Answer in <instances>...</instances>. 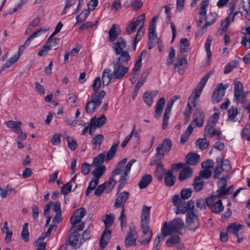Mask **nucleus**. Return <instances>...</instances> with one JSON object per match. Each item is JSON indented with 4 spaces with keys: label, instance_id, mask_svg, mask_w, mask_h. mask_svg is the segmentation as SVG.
<instances>
[{
    "label": "nucleus",
    "instance_id": "obj_1",
    "mask_svg": "<svg viewBox=\"0 0 250 250\" xmlns=\"http://www.w3.org/2000/svg\"><path fill=\"white\" fill-rule=\"evenodd\" d=\"M113 70L112 71L109 68L104 69L102 74L103 86L107 85L112 79L115 80L122 79L128 71V67L122 64L112 62Z\"/></svg>",
    "mask_w": 250,
    "mask_h": 250
},
{
    "label": "nucleus",
    "instance_id": "obj_2",
    "mask_svg": "<svg viewBox=\"0 0 250 250\" xmlns=\"http://www.w3.org/2000/svg\"><path fill=\"white\" fill-rule=\"evenodd\" d=\"M125 46V40L122 37L119 38L117 41L113 44V48L116 54L120 55L117 60L113 62L124 65L127 64L131 57L128 51L123 50Z\"/></svg>",
    "mask_w": 250,
    "mask_h": 250
},
{
    "label": "nucleus",
    "instance_id": "obj_3",
    "mask_svg": "<svg viewBox=\"0 0 250 250\" xmlns=\"http://www.w3.org/2000/svg\"><path fill=\"white\" fill-rule=\"evenodd\" d=\"M185 229V223L180 218H176L169 222L168 225L166 222H165L162 229V239L165 240L166 236L169 235L172 232L183 234L182 231Z\"/></svg>",
    "mask_w": 250,
    "mask_h": 250
},
{
    "label": "nucleus",
    "instance_id": "obj_4",
    "mask_svg": "<svg viewBox=\"0 0 250 250\" xmlns=\"http://www.w3.org/2000/svg\"><path fill=\"white\" fill-rule=\"evenodd\" d=\"M172 202L177 207L175 212L176 214H185L189 211L196 212L192 200L186 202L185 201L180 199L179 195L176 194L173 197Z\"/></svg>",
    "mask_w": 250,
    "mask_h": 250
},
{
    "label": "nucleus",
    "instance_id": "obj_5",
    "mask_svg": "<svg viewBox=\"0 0 250 250\" xmlns=\"http://www.w3.org/2000/svg\"><path fill=\"white\" fill-rule=\"evenodd\" d=\"M212 74L210 72L205 75L199 83L197 88L193 91L192 94L188 98V101H190L194 107H195L198 99L200 97L201 92L205 86L208 79Z\"/></svg>",
    "mask_w": 250,
    "mask_h": 250
},
{
    "label": "nucleus",
    "instance_id": "obj_6",
    "mask_svg": "<svg viewBox=\"0 0 250 250\" xmlns=\"http://www.w3.org/2000/svg\"><path fill=\"white\" fill-rule=\"evenodd\" d=\"M150 207L144 205L141 216V226L143 233L149 234L152 232L149 229Z\"/></svg>",
    "mask_w": 250,
    "mask_h": 250
},
{
    "label": "nucleus",
    "instance_id": "obj_7",
    "mask_svg": "<svg viewBox=\"0 0 250 250\" xmlns=\"http://www.w3.org/2000/svg\"><path fill=\"white\" fill-rule=\"evenodd\" d=\"M180 98L181 97L179 95H175L167 103L163 115V123L162 125V128L163 129H165L167 127L168 124L171 109L174 102L177 100L180 99Z\"/></svg>",
    "mask_w": 250,
    "mask_h": 250
},
{
    "label": "nucleus",
    "instance_id": "obj_8",
    "mask_svg": "<svg viewBox=\"0 0 250 250\" xmlns=\"http://www.w3.org/2000/svg\"><path fill=\"white\" fill-rule=\"evenodd\" d=\"M228 87V83H220L216 86L212 95L213 103H218L223 100V98L225 95L226 90Z\"/></svg>",
    "mask_w": 250,
    "mask_h": 250
},
{
    "label": "nucleus",
    "instance_id": "obj_9",
    "mask_svg": "<svg viewBox=\"0 0 250 250\" xmlns=\"http://www.w3.org/2000/svg\"><path fill=\"white\" fill-rule=\"evenodd\" d=\"M186 223L188 229L196 230L199 226V220L196 212L189 211L186 215Z\"/></svg>",
    "mask_w": 250,
    "mask_h": 250
},
{
    "label": "nucleus",
    "instance_id": "obj_10",
    "mask_svg": "<svg viewBox=\"0 0 250 250\" xmlns=\"http://www.w3.org/2000/svg\"><path fill=\"white\" fill-rule=\"evenodd\" d=\"M138 235L135 227L132 226L129 227V230L125 240V246L126 248L135 246Z\"/></svg>",
    "mask_w": 250,
    "mask_h": 250
},
{
    "label": "nucleus",
    "instance_id": "obj_11",
    "mask_svg": "<svg viewBox=\"0 0 250 250\" xmlns=\"http://www.w3.org/2000/svg\"><path fill=\"white\" fill-rule=\"evenodd\" d=\"M106 117L104 115H103L100 117L96 118L93 117L91 118L89 126V134L93 135V133L96 128H99L103 126L105 123Z\"/></svg>",
    "mask_w": 250,
    "mask_h": 250
},
{
    "label": "nucleus",
    "instance_id": "obj_12",
    "mask_svg": "<svg viewBox=\"0 0 250 250\" xmlns=\"http://www.w3.org/2000/svg\"><path fill=\"white\" fill-rule=\"evenodd\" d=\"M235 9V3L234 2H230L229 3V16L226 18L225 21H222L221 22V25L222 26V30L224 32L226 31V29L229 25V23L234 21L235 16L238 14L237 12H235L233 13Z\"/></svg>",
    "mask_w": 250,
    "mask_h": 250
},
{
    "label": "nucleus",
    "instance_id": "obj_13",
    "mask_svg": "<svg viewBox=\"0 0 250 250\" xmlns=\"http://www.w3.org/2000/svg\"><path fill=\"white\" fill-rule=\"evenodd\" d=\"M80 235L77 230H74L68 236L67 241L68 244L76 249L79 248L83 242L82 239L80 240Z\"/></svg>",
    "mask_w": 250,
    "mask_h": 250
},
{
    "label": "nucleus",
    "instance_id": "obj_14",
    "mask_svg": "<svg viewBox=\"0 0 250 250\" xmlns=\"http://www.w3.org/2000/svg\"><path fill=\"white\" fill-rule=\"evenodd\" d=\"M129 193L127 191H123L121 192L119 195L117 197L114 207L115 208H124V206L128 199Z\"/></svg>",
    "mask_w": 250,
    "mask_h": 250
},
{
    "label": "nucleus",
    "instance_id": "obj_15",
    "mask_svg": "<svg viewBox=\"0 0 250 250\" xmlns=\"http://www.w3.org/2000/svg\"><path fill=\"white\" fill-rule=\"evenodd\" d=\"M204 119L205 115L204 112L200 108L197 107L194 112L193 121L190 124L192 126V124L195 123L197 126L201 127L204 124Z\"/></svg>",
    "mask_w": 250,
    "mask_h": 250
},
{
    "label": "nucleus",
    "instance_id": "obj_16",
    "mask_svg": "<svg viewBox=\"0 0 250 250\" xmlns=\"http://www.w3.org/2000/svg\"><path fill=\"white\" fill-rule=\"evenodd\" d=\"M111 234V230L109 229H105L102 234L100 238V246L103 249L105 248L107 244L109 243Z\"/></svg>",
    "mask_w": 250,
    "mask_h": 250
},
{
    "label": "nucleus",
    "instance_id": "obj_17",
    "mask_svg": "<svg viewBox=\"0 0 250 250\" xmlns=\"http://www.w3.org/2000/svg\"><path fill=\"white\" fill-rule=\"evenodd\" d=\"M120 34L121 30L119 26L113 24L108 31L109 41L111 42H113Z\"/></svg>",
    "mask_w": 250,
    "mask_h": 250
},
{
    "label": "nucleus",
    "instance_id": "obj_18",
    "mask_svg": "<svg viewBox=\"0 0 250 250\" xmlns=\"http://www.w3.org/2000/svg\"><path fill=\"white\" fill-rule=\"evenodd\" d=\"M192 168L189 166L186 165L180 172L178 179L180 181H184L190 178L192 176Z\"/></svg>",
    "mask_w": 250,
    "mask_h": 250
},
{
    "label": "nucleus",
    "instance_id": "obj_19",
    "mask_svg": "<svg viewBox=\"0 0 250 250\" xmlns=\"http://www.w3.org/2000/svg\"><path fill=\"white\" fill-rule=\"evenodd\" d=\"M200 161V155L197 153L190 152L188 153L186 158L185 161L187 164L194 166L196 165Z\"/></svg>",
    "mask_w": 250,
    "mask_h": 250
},
{
    "label": "nucleus",
    "instance_id": "obj_20",
    "mask_svg": "<svg viewBox=\"0 0 250 250\" xmlns=\"http://www.w3.org/2000/svg\"><path fill=\"white\" fill-rule=\"evenodd\" d=\"M166 104V99L164 97L161 98L157 102L155 111V117L159 119L163 112L164 107Z\"/></svg>",
    "mask_w": 250,
    "mask_h": 250
},
{
    "label": "nucleus",
    "instance_id": "obj_21",
    "mask_svg": "<svg viewBox=\"0 0 250 250\" xmlns=\"http://www.w3.org/2000/svg\"><path fill=\"white\" fill-rule=\"evenodd\" d=\"M104 140V135L99 134L95 136L91 140V143L93 149H100Z\"/></svg>",
    "mask_w": 250,
    "mask_h": 250
},
{
    "label": "nucleus",
    "instance_id": "obj_22",
    "mask_svg": "<svg viewBox=\"0 0 250 250\" xmlns=\"http://www.w3.org/2000/svg\"><path fill=\"white\" fill-rule=\"evenodd\" d=\"M166 173V169L163 164H159L156 166L155 170L154 172V175L158 178L159 181L162 182L164 175Z\"/></svg>",
    "mask_w": 250,
    "mask_h": 250
},
{
    "label": "nucleus",
    "instance_id": "obj_23",
    "mask_svg": "<svg viewBox=\"0 0 250 250\" xmlns=\"http://www.w3.org/2000/svg\"><path fill=\"white\" fill-rule=\"evenodd\" d=\"M176 180V177L173 174L171 170H168L165 174V178L164 180L165 184L168 187H171L174 185Z\"/></svg>",
    "mask_w": 250,
    "mask_h": 250
},
{
    "label": "nucleus",
    "instance_id": "obj_24",
    "mask_svg": "<svg viewBox=\"0 0 250 250\" xmlns=\"http://www.w3.org/2000/svg\"><path fill=\"white\" fill-rule=\"evenodd\" d=\"M243 226L236 223L230 224L227 227V231L229 233H233L236 237H238V231L243 228Z\"/></svg>",
    "mask_w": 250,
    "mask_h": 250
},
{
    "label": "nucleus",
    "instance_id": "obj_25",
    "mask_svg": "<svg viewBox=\"0 0 250 250\" xmlns=\"http://www.w3.org/2000/svg\"><path fill=\"white\" fill-rule=\"evenodd\" d=\"M95 93L92 96L91 102L95 103L96 104L100 105L102 104V100L105 95V92L104 90L100 92H94Z\"/></svg>",
    "mask_w": 250,
    "mask_h": 250
},
{
    "label": "nucleus",
    "instance_id": "obj_26",
    "mask_svg": "<svg viewBox=\"0 0 250 250\" xmlns=\"http://www.w3.org/2000/svg\"><path fill=\"white\" fill-rule=\"evenodd\" d=\"M106 167L104 165L97 167L92 171V174L94 177V179L99 181L100 178L105 172Z\"/></svg>",
    "mask_w": 250,
    "mask_h": 250
},
{
    "label": "nucleus",
    "instance_id": "obj_27",
    "mask_svg": "<svg viewBox=\"0 0 250 250\" xmlns=\"http://www.w3.org/2000/svg\"><path fill=\"white\" fill-rule=\"evenodd\" d=\"M205 182L200 176L194 178L192 186L196 191H201L204 187Z\"/></svg>",
    "mask_w": 250,
    "mask_h": 250
},
{
    "label": "nucleus",
    "instance_id": "obj_28",
    "mask_svg": "<svg viewBox=\"0 0 250 250\" xmlns=\"http://www.w3.org/2000/svg\"><path fill=\"white\" fill-rule=\"evenodd\" d=\"M152 181V176L150 174H145L140 181L138 186L140 189L145 188L151 183Z\"/></svg>",
    "mask_w": 250,
    "mask_h": 250
},
{
    "label": "nucleus",
    "instance_id": "obj_29",
    "mask_svg": "<svg viewBox=\"0 0 250 250\" xmlns=\"http://www.w3.org/2000/svg\"><path fill=\"white\" fill-rule=\"evenodd\" d=\"M5 123L8 128L13 129L15 132H19L20 130H21V126L22 124L21 122L8 121L5 122Z\"/></svg>",
    "mask_w": 250,
    "mask_h": 250
},
{
    "label": "nucleus",
    "instance_id": "obj_30",
    "mask_svg": "<svg viewBox=\"0 0 250 250\" xmlns=\"http://www.w3.org/2000/svg\"><path fill=\"white\" fill-rule=\"evenodd\" d=\"M249 94L248 92H243L238 93V96H236V94L234 95L233 102H235L237 104L241 103L242 104H246L247 102L246 97Z\"/></svg>",
    "mask_w": 250,
    "mask_h": 250
},
{
    "label": "nucleus",
    "instance_id": "obj_31",
    "mask_svg": "<svg viewBox=\"0 0 250 250\" xmlns=\"http://www.w3.org/2000/svg\"><path fill=\"white\" fill-rule=\"evenodd\" d=\"M211 211L216 214L221 213L224 210V207L222 204V200L219 199L217 202L214 203L210 207Z\"/></svg>",
    "mask_w": 250,
    "mask_h": 250
},
{
    "label": "nucleus",
    "instance_id": "obj_32",
    "mask_svg": "<svg viewBox=\"0 0 250 250\" xmlns=\"http://www.w3.org/2000/svg\"><path fill=\"white\" fill-rule=\"evenodd\" d=\"M220 135L221 132L217 131L214 128H205L204 131V136L205 138L208 137H212L213 136L217 135L218 137L217 139L220 140Z\"/></svg>",
    "mask_w": 250,
    "mask_h": 250
},
{
    "label": "nucleus",
    "instance_id": "obj_33",
    "mask_svg": "<svg viewBox=\"0 0 250 250\" xmlns=\"http://www.w3.org/2000/svg\"><path fill=\"white\" fill-rule=\"evenodd\" d=\"M194 129L191 124L188 126L185 132L182 134L181 137V143L184 144L188 140L190 134L192 133Z\"/></svg>",
    "mask_w": 250,
    "mask_h": 250
},
{
    "label": "nucleus",
    "instance_id": "obj_34",
    "mask_svg": "<svg viewBox=\"0 0 250 250\" xmlns=\"http://www.w3.org/2000/svg\"><path fill=\"white\" fill-rule=\"evenodd\" d=\"M105 157V152L104 151L95 157L92 163V165L100 167L104 163Z\"/></svg>",
    "mask_w": 250,
    "mask_h": 250
},
{
    "label": "nucleus",
    "instance_id": "obj_35",
    "mask_svg": "<svg viewBox=\"0 0 250 250\" xmlns=\"http://www.w3.org/2000/svg\"><path fill=\"white\" fill-rule=\"evenodd\" d=\"M171 146L172 143L171 140L169 139H166L161 144L159 145L158 147L163 149V151L167 153L171 150Z\"/></svg>",
    "mask_w": 250,
    "mask_h": 250
},
{
    "label": "nucleus",
    "instance_id": "obj_36",
    "mask_svg": "<svg viewBox=\"0 0 250 250\" xmlns=\"http://www.w3.org/2000/svg\"><path fill=\"white\" fill-rule=\"evenodd\" d=\"M115 217L112 213L107 214L105 216L104 219H103V222L104 223L105 229H108L113 224Z\"/></svg>",
    "mask_w": 250,
    "mask_h": 250
},
{
    "label": "nucleus",
    "instance_id": "obj_37",
    "mask_svg": "<svg viewBox=\"0 0 250 250\" xmlns=\"http://www.w3.org/2000/svg\"><path fill=\"white\" fill-rule=\"evenodd\" d=\"M204 137V138H200L196 141V144L201 150L207 148L210 144L209 141H208Z\"/></svg>",
    "mask_w": 250,
    "mask_h": 250
},
{
    "label": "nucleus",
    "instance_id": "obj_38",
    "mask_svg": "<svg viewBox=\"0 0 250 250\" xmlns=\"http://www.w3.org/2000/svg\"><path fill=\"white\" fill-rule=\"evenodd\" d=\"M118 144H114L110 148L107 152L106 158V161L108 162L112 159L115 156V153L117 150Z\"/></svg>",
    "mask_w": 250,
    "mask_h": 250
},
{
    "label": "nucleus",
    "instance_id": "obj_39",
    "mask_svg": "<svg viewBox=\"0 0 250 250\" xmlns=\"http://www.w3.org/2000/svg\"><path fill=\"white\" fill-rule=\"evenodd\" d=\"M212 37L208 36L206 41L205 48L207 53V59L209 60L211 57V52L210 51V45L212 42Z\"/></svg>",
    "mask_w": 250,
    "mask_h": 250
},
{
    "label": "nucleus",
    "instance_id": "obj_40",
    "mask_svg": "<svg viewBox=\"0 0 250 250\" xmlns=\"http://www.w3.org/2000/svg\"><path fill=\"white\" fill-rule=\"evenodd\" d=\"M51 48V42H47L42 46L38 54L40 56L46 55Z\"/></svg>",
    "mask_w": 250,
    "mask_h": 250
},
{
    "label": "nucleus",
    "instance_id": "obj_41",
    "mask_svg": "<svg viewBox=\"0 0 250 250\" xmlns=\"http://www.w3.org/2000/svg\"><path fill=\"white\" fill-rule=\"evenodd\" d=\"M99 106V105L96 104L95 103L91 102V101H88L85 106L86 111L88 114H91L95 111L96 108Z\"/></svg>",
    "mask_w": 250,
    "mask_h": 250
},
{
    "label": "nucleus",
    "instance_id": "obj_42",
    "mask_svg": "<svg viewBox=\"0 0 250 250\" xmlns=\"http://www.w3.org/2000/svg\"><path fill=\"white\" fill-rule=\"evenodd\" d=\"M246 31L247 33H243V36L241 42V44L245 47L247 46L248 42L250 43V37L248 38L247 37V34L248 35H250V26L247 27Z\"/></svg>",
    "mask_w": 250,
    "mask_h": 250
},
{
    "label": "nucleus",
    "instance_id": "obj_43",
    "mask_svg": "<svg viewBox=\"0 0 250 250\" xmlns=\"http://www.w3.org/2000/svg\"><path fill=\"white\" fill-rule=\"evenodd\" d=\"M181 239L179 236L174 235L171 236L167 240L166 243L167 247H170L172 245L178 244L180 243Z\"/></svg>",
    "mask_w": 250,
    "mask_h": 250
},
{
    "label": "nucleus",
    "instance_id": "obj_44",
    "mask_svg": "<svg viewBox=\"0 0 250 250\" xmlns=\"http://www.w3.org/2000/svg\"><path fill=\"white\" fill-rule=\"evenodd\" d=\"M99 183V181L95 179L92 180L89 183L85 191V195L88 196L91 192L94 190Z\"/></svg>",
    "mask_w": 250,
    "mask_h": 250
},
{
    "label": "nucleus",
    "instance_id": "obj_45",
    "mask_svg": "<svg viewBox=\"0 0 250 250\" xmlns=\"http://www.w3.org/2000/svg\"><path fill=\"white\" fill-rule=\"evenodd\" d=\"M152 236V232L149 234L143 233L139 241L140 244L142 245H146L151 240Z\"/></svg>",
    "mask_w": 250,
    "mask_h": 250
},
{
    "label": "nucleus",
    "instance_id": "obj_46",
    "mask_svg": "<svg viewBox=\"0 0 250 250\" xmlns=\"http://www.w3.org/2000/svg\"><path fill=\"white\" fill-rule=\"evenodd\" d=\"M21 238L24 242H27L29 241V233L28 229V224L25 223L23 226L22 230L21 233Z\"/></svg>",
    "mask_w": 250,
    "mask_h": 250
},
{
    "label": "nucleus",
    "instance_id": "obj_47",
    "mask_svg": "<svg viewBox=\"0 0 250 250\" xmlns=\"http://www.w3.org/2000/svg\"><path fill=\"white\" fill-rule=\"evenodd\" d=\"M192 192V190L190 188H185L182 189L180 193V199L185 201V200L188 199L191 197Z\"/></svg>",
    "mask_w": 250,
    "mask_h": 250
},
{
    "label": "nucleus",
    "instance_id": "obj_48",
    "mask_svg": "<svg viewBox=\"0 0 250 250\" xmlns=\"http://www.w3.org/2000/svg\"><path fill=\"white\" fill-rule=\"evenodd\" d=\"M241 136L244 139L250 141V124H247L243 128Z\"/></svg>",
    "mask_w": 250,
    "mask_h": 250
},
{
    "label": "nucleus",
    "instance_id": "obj_49",
    "mask_svg": "<svg viewBox=\"0 0 250 250\" xmlns=\"http://www.w3.org/2000/svg\"><path fill=\"white\" fill-rule=\"evenodd\" d=\"M209 0H202L201 3V11L199 12L200 16H205L207 14V9L208 6Z\"/></svg>",
    "mask_w": 250,
    "mask_h": 250
},
{
    "label": "nucleus",
    "instance_id": "obj_50",
    "mask_svg": "<svg viewBox=\"0 0 250 250\" xmlns=\"http://www.w3.org/2000/svg\"><path fill=\"white\" fill-rule=\"evenodd\" d=\"M66 140L68 143V146L69 149L72 151L75 150L78 147V144L76 140L74 138H71L69 136L67 137Z\"/></svg>",
    "mask_w": 250,
    "mask_h": 250
},
{
    "label": "nucleus",
    "instance_id": "obj_51",
    "mask_svg": "<svg viewBox=\"0 0 250 250\" xmlns=\"http://www.w3.org/2000/svg\"><path fill=\"white\" fill-rule=\"evenodd\" d=\"M234 95L236 94L238 96V93L244 92L243 91V85L242 83L238 81L234 82Z\"/></svg>",
    "mask_w": 250,
    "mask_h": 250
},
{
    "label": "nucleus",
    "instance_id": "obj_52",
    "mask_svg": "<svg viewBox=\"0 0 250 250\" xmlns=\"http://www.w3.org/2000/svg\"><path fill=\"white\" fill-rule=\"evenodd\" d=\"M175 56V50L173 48H171L166 63L167 66H170L173 63Z\"/></svg>",
    "mask_w": 250,
    "mask_h": 250
},
{
    "label": "nucleus",
    "instance_id": "obj_53",
    "mask_svg": "<svg viewBox=\"0 0 250 250\" xmlns=\"http://www.w3.org/2000/svg\"><path fill=\"white\" fill-rule=\"evenodd\" d=\"M238 62H237L232 61L228 63L224 69V73L228 74L231 72L234 68L238 65Z\"/></svg>",
    "mask_w": 250,
    "mask_h": 250
},
{
    "label": "nucleus",
    "instance_id": "obj_54",
    "mask_svg": "<svg viewBox=\"0 0 250 250\" xmlns=\"http://www.w3.org/2000/svg\"><path fill=\"white\" fill-rule=\"evenodd\" d=\"M143 99L144 102L148 106H150L153 103L152 97L150 95L148 92L144 93Z\"/></svg>",
    "mask_w": 250,
    "mask_h": 250
},
{
    "label": "nucleus",
    "instance_id": "obj_55",
    "mask_svg": "<svg viewBox=\"0 0 250 250\" xmlns=\"http://www.w3.org/2000/svg\"><path fill=\"white\" fill-rule=\"evenodd\" d=\"M92 166V164L89 165L86 162L83 163L81 167V172L84 175L88 174L90 171V167Z\"/></svg>",
    "mask_w": 250,
    "mask_h": 250
},
{
    "label": "nucleus",
    "instance_id": "obj_56",
    "mask_svg": "<svg viewBox=\"0 0 250 250\" xmlns=\"http://www.w3.org/2000/svg\"><path fill=\"white\" fill-rule=\"evenodd\" d=\"M72 186V184L71 182H69L63 185L61 191V193L64 195H66L69 193L71 190Z\"/></svg>",
    "mask_w": 250,
    "mask_h": 250
},
{
    "label": "nucleus",
    "instance_id": "obj_57",
    "mask_svg": "<svg viewBox=\"0 0 250 250\" xmlns=\"http://www.w3.org/2000/svg\"><path fill=\"white\" fill-rule=\"evenodd\" d=\"M137 26L138 25L136 24V22L131 21L130 24L125 28L126 33L128 34L133 33L135 31Z\"/></svg>",
    "mask_w": 250,
    "mask_h": 250
},
{
    "label": "nucleus",
    "instance_id": "obj_58",
    "mask_svg": "<svg viewBox=\"0 0 250 250\" xmlns=\"http://www.w3.org/2000/svg\"><path fill=\"white\" fill-rule=\"evenodd\" d=\"M115 176H113L111 174V176L109 179L108 182L107 183V185L106 186V188L108 190V192L111 191L113 187L116 184V181L114 178Z\"/></svg>",
    "mask_w": 250,
    "mask_h": 250
},
{
    "label": "nucleus",
    "instance_id": "obj_59",
    "mask_svg": "<svg viewBox=\"0 0 250 250\" xmlns=\"http://www.w3.org/2000/svg\"><path fill=\"white\" fill-rule=\"evenodd\" d=\"M101 85V80L99 77L95 78L92 85L93 92H98Z\"/></svg>",
    "mask_w": 250,
    "mask_h": 250
},
{
    "label": "nucleus",
    "instance_id": "obj_60",
    "mask_svg": "<svg viewBox=\"0 0 250 250\" xmlns=\"http://www.w3.org/2000/svg\"><path fill=\"white\" fill-rule=\"evenodd\" d=\"M229 118L231 120H233L238 113L237 109L236 107L231 106L228 111Z\"/></svg>",
    "mask_w": 250,
    "mask_h": 250
},
{
    "label": "nucleus",
    "instance_id": "obj_61",
    "mask_svg": "<svg viewBox=\"0 0 250 250\" xmlns=\"http://www.w3.org/2000/svg\"><path fill=\"white\" fill-rule=\"evenodd\" d=\"M163 235L161 236V234H159L156 238L154 240L153 242V248L152 250H159L160 248V242L161 241H163L162 239Z\"/></svg>",
    "mask_w": 250,
    "mask_h": 250
},
{
    "label": "nucleus",
    "instance_id": "obj_62",
    "mask_svg": "<svg viewBox=\"0 0 250 250\" xmlns=\"http://www.w3.org/2000/svg\"><path fill=\"white\" fill-rule=\"evenodd\" d=\"M145 21V14H142L138 16L136 21H134L136 22V24L139 26V28H143L144 24Z\"/></svg>",
    "mask_w": 250,
    "mask_h": 250
},
{
    "label": "nucleus",
    "instance_id": "obj_63",
    "mask_svg": "<svg viewBox=\"0 0 250 250\" xmlns=\"http://www.w3.org/2000/svg\"><path fill=\"white\" fill-rule=\"evenodd\" d=\"M82 219V218H81V217L78 216L77 215L74 214L73 213L72 216L70 218V222L71 225L72 226V228L76 227V225L78 223L81 222Z\"/></svg>",
    "mask_w": 250,
    "mask_h": 250
},
{
    "label": "nucleus",
    "instance_id": "obj_64",
    "mask_svg": "<svg viewBox=\"0 0 250 250\" xmlns=\"http://www.w3.org/2000/svg\"><path fill=\"white\" fill-rule=\"evenodd\" d=\"M218 15L216 12H210L208 16L206 17L205 20L208 21L211 24L214 23L217 18Z\"/></svg>",
    "mask_w": 250,
    "mask_h": 250
}]
</instances>
